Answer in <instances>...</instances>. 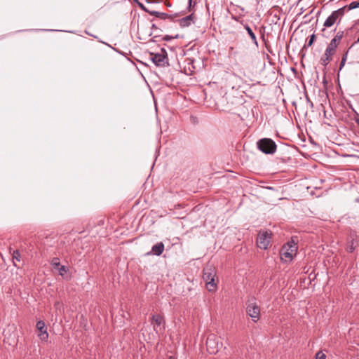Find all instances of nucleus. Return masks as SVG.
Returning <instances> with one entry per match:
<instances>
[{
  "label": "nucleus",
  "mask_w": 359,
  "mask_h": 359,
  "mask_svg": "<svg viewBox=\"0 0 359 359\" xmlns=\"http://www.w3.org/2000/svg\"><path fill=\"white\" fill-rule=\"evenodd\" d=\"M136 3L138 4V6H140L142 10L145 11L146 12H147V11H148V10L145 8V6H144L142 3L139 2L138 1H137V2H136Z\"/></svg>",
  "instance_id": "a878e982"
},
{
  "label": "nucleus",
  "mask_w": 359,
  "mask_h": 359,
  "mask_svg": "<svg viewBox=\"0 0 359 359\" xmlns=\"http://www.w3.org/2000/svg\"><path fill=\"white\" fill-rule=\"evenodd\" d=\"M164 250V244L162 242L157 243L154 245L150 252H147V255H161Z\"/></svg>",
  "instance_id": "9d476101"
},
{
  "label": "nucleus",
  "mask_w": 359,
  "mask_h": 359,
  "mask_svg": "<svg viewBox=\"0 0 359 359\" xmlns=\"http://www.w3.org/2000/svg\"><path fill=\"white\" fill-rule=\"evenodd\" d=\"M133 1H135V2H137V0H133Z\"/></svg>",
  "instance_id": "72a5a7b5"
},
{
  "label": "nucleus",
  "mask_w": 359,
  "mask_h": 359,
  "mask_svg": "<svg viewBox=\"0 0 359 359\" xmlns=\"http://www.w3.org/2000/svg\"><path fill=\"white\" fill-rule=\"evenodd\" d=\"M346 9V6H344L334 11H333L330 16L326 19L323 25L325 27H330L334 23L339 22L345 13V11Z\"/></svg>",
  "instance_id": "39448f33"
},
{
  "label": "nucleus",
  "mask_w": 359,
  "mask_h": 359,
  "mask_svg": "<svg viewBox=\"0 0 359 359\" xmlns=\"http://www.w3.org/2000/svg\"><path fill=\"white\" fill-rule=\"evenodd\" d=\"M343 36H344V32L339 31V32H337V33L334 36V37L331 40L330 43L338 46V45L340 43V41L341 40Z\"/></svg>",
  "instance_id": "2eb2a0df"
},
{
  "label": "nucleus",
  "mask_w": 359,
  "mask_h": 359,
  "mask_svg": "<svg viewBox=\"0 0 359 359\" xmlns=\"http://www.w3.org/2000/svg\"><path fill=\"white\" fill-rule=\"evenodd\" d=\"M152 320L155 323L156 326L157 327H159V330H161L162 327L161 325H163V329H165L164 325H165V320L164 318L158 314L153 315L152 316Z\"/></svg>",
  "instance_id": "f8f14e48"
},
{
  "label": "nucleus",
  "mask_w": 359,
  "mask_h": 359,
  "mask_svg": "<svg viewBox=\"0 0 359 359\" xmlns=\"http://www.w3.org/2000/svg\"><path fill=\"white\" fill-rule=\"evenodd\" d=\"M207 350L210 354H215L219 351V343L215 334H211L208 336L206 340Z\"/></svg>",
  "instance_id": "0eeeda50"
},
{
  "label": "nucleus",
  "mask_w": 359,
  "mask_h": 359,
  "mask_svg": "<svg viewBox=\"0 0 359 359\" xmlns=\"http://www.w3.org/2000/svg\"><path fill=\"white\" fill-rule=\"evenodd\" d=\"M356 123L359 126V118L356 119Z\"/></svg>",
  "instance_id": "473e14b6"
},
{
  "label": "nucleus",
  "mask_w": 359,
  "mask_h": 359,
  "mask_svg": "<svg viewBox=\"0 0 359 359\" xmlns=\"http://www.w3.org/2000/svg\"><path fill=\"white\" fill-rule=\"evenodd\" d=\"M178 37H179L178 34L175 35V36H170L169 35H165V36H163V39L164 41H168L171 40L172 39H177Z\"/></svg>",
  "instance_id": "5701e85b"
},
{
  "label": "nucleus",
  "mask_w": 359,
  "mask_h": 359,
  "mask_svg": "<svg viewBox=\"0 0 359 359\" xmlns=\"http://www.w3.org/2000/svg\"><path fill=\"white\" fill-rule=\"evenodd\" d=\"M347 54H348V52H346L342 57V58H345V60L346 61V57H347Z\"/></svg>",
  "instance_id": "c85d7f7f"
},
{
  "label": "nucleus",
  "mask_w": 359,
  "mask_h": 359,
  "mask_svg": "<svg viewBox=\"0 0 359 359\" xmlns=\"http://www.w3.org/2000/svg\"><path fill=\"white\" fill-rule=\"evenodd\" d=\"M346 6V10H348V11H351V10L359 8V0L353 1Z\"/></svg>",
  "instance_id": "a211bd4d"
},
{
  "label": "nucleus",
  "mask_w": 359,
  "mask_h": 359,
  "mask_svg": "<svg viewBox=\"0 0 359 359\" xmlns=\"http://www.w3.org/2000/svg\"><path fill=\"white\" fill-rule=\"evenodd\" d=\"M337 48V46L336 45L330 43L327 46L324 54H325L327 56H330L332 57L336 52Z\"/></svg>",
  "instance_id": "4468645a"
},
{
  "label": "nucleus",
  "mask_w": 359,
  "mask_h": 359,
  "mask_svg": "<svg viewBox=\"0 0 359 359\" xmlns=\"http://www.w3.org/2000/svg\"><path fill=\"white\" fill-rule=\"evenodd\" d=\"M36 329L39 330L38 336L41 341H46L48 338V334L46 327L45 323L42 320H39L36 323Z\"/></svg>",
  "instance_id": "1a4fd4ad"
},
{
  "label": "nucleus",
  "mask_w": 359,
  "mask_h": 359,
  "mask_svg": "<svg viewBox=\"0 0 359 359\" xmlns=\"http://www.w3.org/2000/svg\"><path fill=\"white\" fill-rule=\"evenodd\" d=\"M147 13H149L151 15L155 16L156 18H158V15L159 13L158 11H148Z\"/></svg>",
  "instance_id": "393cba45"
},
{
  "label": "nucleus",
  "mask_w": 359,
  "mask_h": 359,
  "mask_svg": "<svg viewBox=\"0 0 359 359\" xmlns=\"http://www.w3.org/2000/svg\"><path fill=\"white\" fill-rule=\"evenodd\" d=\"M57 269L59 271L60 275L62 277L65 278V275L68 271V268L65 266L62 265Z\"/></svg>",
  "instance_id": "6ab92c4d"
},
{
  "label": "nucleus",
  "mask_w": 359,
  "mask_h": 359,
  "mask_svg": "<svg viewBox=\"0 0 359 359\" xmlns=\"http://www.w3.org/2000/svg\"><path fill=\"white\" fill-rule=\"evenodd\" d=\"M271 235L268 231L259 232L257 239V246L261 249H267L270 243Z\"/></svg>",
  "instance_id": "6e6552de"
},
{
  "label": "nucleus",
  "mask_w": 359,
  "mask_h": 359,
  "mask_svg": "<svg viewBox=\"0 0 359 359\" xmlns=\"http://www.w3.org/2000/svg\"><path fill=\"white\" fill-rule=\"evenodd\" d=\"M151 60L158 67H165L168 64L167 53L165 49H161V53H150Z\"/></svg>",
  "instance_id": "423d86ee"
},
{
  "label": "nucleus",
  "mask_w": 359,
  "mask_h": 359,
  "mask_svg": "<svg viewBox=\"0 0 359 359\" xmlns=\"http://www.w3.org/2000/svg\"><path fill=\"white\" fill-rule=\"evenodd\" d=\"M246 313L255 323L260 318V308L255 299H249L246 304Z\"/></svg>",
  "instance_id": "20e7f679"
},
{
  "label": "nucleus",
  "mask_w": 359,
  "mask_h": 359,
  "mask_svg": "<svg viewBox=\"0 0 359 359\" xmlns=\"http://www.w3.org/2000/svg\"><path fill=\"white\" fill-rule=\"evenodd\" d=\"M192 1L193 0H189V8L191 6Z\"/></svg>",
  "instance_id": "c756f323"
},
{
  "label": "nucleus",
  "mask_w": 359,
  "mask_h": 359,
  "mask_svg": "<svg viewBox=\"0 0 359 359\" xmlns=\"http://www.w3.org/2000/svg\"><path fill=\"white\" fill-rule=\"evenodd\" d=\"M244 28L247 31L248 35L250 36L252 43L256 46H258V41L256 37L255 34L252 31V29L249 27L248 25L245 24L244 25Z\"/></svg>",
  "instance_id": "ddd939ff"
},
{
  "label": "nucleus",
  "mask_w": 359,
  "mask_h": 359,
  "mask_svg": "<svg viewBox=\"0 0 359 359\" xmlns=\"http://www.w3.org/2000/svg\"><path fill=\"white\" fill-rule=\"evenodd\" d=\"M168 359H176V358H175V357H173V356H170V357L168 358Z\"/></svg>",
  "instance_id": "7c9ffc66"
},
{
  "label": "nucleus",
  "mask_w": 359,
  "mask_h": 359,
  "mask_svg": "<svg viewBox=\"0 0 359 359\" xmlns=\"http://www.w3.org/2000/svg\"><path fill=\"white\" fill-rule=\"evenodd\" d=\"M158 18L163 19V20H165V19H172V16L171 15L167 14L165 13L159 12L158 15Z\"/></svg>",
  "instance_id": "412c9836"
},
{
  "label": "nucleus",
  "mask_w": 359,
  "mask_h": 359,
  "mask_svg": "<svg viewBox=\"0 0 359 359\" xmlns=\"http://www.w3.org/2000/svg\"><path fill=\"white\" fill-rule=\"evenodd\" d=\"M297 246L294 242H288L280 250V259L285 262H290L296 255Z\"/></svg>",
  "instance_id": "f257e3e1"
},
{
  "label": "nucleus",
  "mask_w": 359,
  "mask_h": 359,
  "mask_svg": "<svg viewBox=\"0 0 359 359\" xmlns=\"http://www.w3.org/2000/svg\"><path fill=\"white\" fill-rule=\"evenodd\" d=\"M154 330H155L156 332H158V329H157V327H156V326H154Z\"/></svg>",
  "instance_id": "2f4dec72"
},
{
  "label": "nucleus",
  "mask_w": 359,
  "mask_h": 359,
  "mask_svg": "<svg viewBox=\"0 0 359 359\" xmlns=\"http://www.w3.org/2000/svg\"><path fill=\"white\" fill-rule=\"evenodd\" d=\"M332 60V57L327 56V55H325V54H324L323 56L320 59V63L324 67H326Z\"/></svg>",
  "instance_id": "dca6fc26"
},
{
  "label": "nucleus",
  "mask_w": 359,
  "mask_h": 359,
  "mask_svg": "<svg viewBox=\"0 0 359 359\" xmlns=\"http://www.w3.org/2000/svg\"><path fill=\"white\" fill-rule=\"evenodd\" d=\"M258 149L266 154H273L276 151V144L270 138H263L257 142Z\"/></svg>",
  "instance_id": "f03ea898"
},
{
  "label": "nucleus",
  "mask_w": 359,
  "mask_h": 359,
  "mask_svg": "<svg viewBox=\"0 0 359 359\" xmlns=\"http://www.w3.org/2000/svg\"><path fill=\"white\" fill-rule=\"evenodd\" d=\"M16 261H20V255L18 250H14L13 253V262L15 266H17Z\"/></svg>",
  "instance_id": "f3484780"
},
{
  "label": "nucleus",
  "mask_w": 359,
  "mask_h": 359,
  "mask_svg": "<svg viewBox=\"0 0 359 359\" xmlns=\"http://www.w3.org/2000/svg\"><path fill=\"white\" fill-rule=\"evenodd\" d=\"M50 264L55 269H57L60 266V259L57 257H54Z\"/></svg>",
  "instance_id": "aec40b11"
},
{
  "label": "nucleus",
  "mask_w": 359,
  "mask_h": 359,
  "mask_svg": "<svg viewBox=\"0 0 359 359\" xmlns=\"http://www.w3.org/2000/svg\"><path fill=\"white\" fill-rule=\"evenodd\" d=\"M353 250H354V248H353V245H351L350 246V248H349V252H352Z\"/></svg>",
  "instance_id": "cd10ccee"
},
{
  "label": "nucleus",
  "mask_w": 359,
  "mask_h": 359,
  "mask_svg": "<svg viewBox=\"0 0 359 359\" xmlns=\"http://www.w3.org/2000/svg\"><path fill=\"white\" fill-rule=\"evenodd\" d=\"M315 41V35H314V34H312V35L311 36V38H310V39H309V42H308V45H309V46H311V45L313 44V41Z\"/></svg>",
  "instance_id": "b1692460"
},
{
  "label": "nucleus",
  "mask_w": 359,
  "mask_h": 359,
  "mask_svg": "<svg viewBox=\"0 0 359 359\" xmlns=\"http://www.w3.org/2000/svg\"><path fill=\"white\" fill-rule=\"evenodd\" d=\"M215 272L214 269L206 267L203 269V278L206 282V287L210 292H215L217 285L215 283Z\"/></svg>",
  "instance_id": "7ed1b4c3"
},
{
  "label": "nucleus",
  "mask_w": 359,
  "mask_h": 359,
  "mask_svg": "<svg viewBox=\"0 0 359 359\" xmlns=\"http://www.w3.org/2000/svg\"><path fill=\"white\" fill-rule=\"evenodd\" d=\"M345 62H346L345 58H342L341 61L340 62V66H339V69L340 70L344 67V66L345 65Z\"/></svg>",
  "instance_id": "bb28decb"
},
{
  "label": "nucleus",
  "mask_w": 359,
  "mask_h": 359,
  "mask_svg": "<svg viewBox=\"0 0 359 359\" xmlns=\"http://www.w3.org/2000/svg\"><path fill=\"white\" fill-rule=\"evenodd\" d=\"M194 14H190L184 18L180 20V25L182 27H186L190 26L192 23H194Z\"/></svg>",
  "instance_id": "9b49d317"
},
{
  "label": "nucleus",
  "mask_w": 359,
  "mask_h": 359,
  "mask_svg": "<svg viewBox=\"0 0 359 359\" xmlns=\"http://www.w3.org/2000/svg\"><path fill=\"white\" fill-rule=\"evenodd\" d=\"M316 359H326V355L320 351L316 353Z\"/></svg>",
  "instance_id": "4be33fe9"
}]
</instances>
